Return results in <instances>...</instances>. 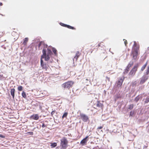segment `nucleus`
Listing matches in <instances>:
<instances>
[{"mask_svg":"<svg viewBox=\"0 0 149 149\" xmlns=\"http://www.w3.org/2000/svg\"><path fill=\"white\" fill-rule=\"evenodd\" d=\"M42 55L41 56V59L44 58L45 61H48L50 59V57L52 54V52L50 49L48 48L47 50V53L46 50L45 48H43L42 50Z\"/></svg>","mask_w":149,"mask_h":149,"instance_id":"nucleus-1","label":"nucleus"},{"mask_svg":"<svg viewBox=\"0 0 149 149\" xmlns=\"http://www.w3.org/2000/svg\"><path fill=\"white\" fill-rule=\"evenodd\" d=\"M74 82L72 81H69L65 82L62 85V87L64 89L69 90L72 86Z\"/></svg>","mask_w":149,"mask_h":149,"instance_id":"nucleus-2","label":"nucleus"},{"mask_svg":"<svg viewBox=\"0 0 149 149\" xmlns=\"http://www.w3.org/2000/svg\"><path fill=\"white\" fill-rule=\"evenodd\" d=\"M138 67V64L134 65L129 73L128 75L129 76H133L134 75L137 70Z\"/></svg>","mask_w":149,"mask_h":149,"instance_id":"nucleus-3","label":"nucleus"},{"mask_svg":"<svg viewBox=\"0 0 149 149\" xmlns=\"http://www.w3.org/2000/svg\"><path fill=\"white\" fill-rule=\"evenodd\" d=\"M40 65L43 69L47 71L49 68V66L46 63H44L42 59L40 60Z\"/></svg>","mask_w":149,"mask_h":149,"instance_id":"nucleus-4","label":"nucleus"},{"mask_svg":"<svg viewBox=\"0 0 149 149\" xmlns=\"http://www.w3.org/2000/svg\"><path fill=\"white\" fill-rule=\"evenodd\" d=\"M133 64L134 63L133 62H130L126 67V68L124 70L123 74H125L128 73L129 71L130 68L132 66Z\"/></svg>","mask_w":149,"mask_h":149,"instance_id":"nucleus-5","label":"nucleus"},{"mask_svg":"<svg viewBox=\"0 0 149 149\" xmlns=\"http://www.w3.org/2000/svg\"><path fill=\"white\" fill-rule=\"evenodd\" d=\"M80 118L84 122H87L89 120L88 117L84 114H80Z\"/></svg>","mask_w":149,"mask_h":149,"instance_id":"nucleus-6","label":"nucleus"},{"mask_svg":"<svg viewBox=\"0 0 149 149\" xmlns=\"http://www.w3.org/2000/svg\"><path fill=\"white\" fill-rule=\"evenodd\" d=\"M139 45L137 44L136 42L134 41L132 47L133 50L139 51Z\"/></svg>","mask_w":149,"mask_h":149,"instance_id":"nucleus-7","label":"nucleus"},{"mask_svg":"<svg viewBox=\"0 0 149 149\" xmlns=\"http://www.w3.org/2000/svg\"><path fill=\"white\" fill-rule=\"evenodd\" d=\"M139 51L133 50L131 54L132 55L133 58L134 60H135L138 55Z\"/></svg>","mask_w":149,"mask_h":149,"instance_id":"nucleus-8","label":"nucleus"},{"mask_svg":"<svg viewBox=\"0 0 149 149\" xmlns=\"http://www.w3.org/2000/svg\"><path fill=\"white\" fill-rule=\"evenodd\" d=\"M68 143V141L65 137L63 138L61 140V143L63 145L67 146Z\"/></svg>","mask_w":149,"mask_h":149,"instance_id":"nucleus-9","label":"nucleus"},{"mask_svg":"<svg viewBox=\"0 0 149 149\" xmlns=\"http://www.w3.org/2000/svg\"><path fill=\"white\" fill-rule=\"evenodd\" d=\"M88 136H87L85 138L82 139L80 142V144L82 146H84L86 144L87 141H88Z\"/></svg>","mask_w":149,"mask_h":149,"instance_id":"nucleus-10","label":"nucleus"},{"mask_svg":"<svg viewBox=\"0 0 149 149\" xmlns=\"http://www.w3.org/2000/svg\"><path fill=\"white\" fill-rule=\"evenodd\" d=\"M60 24L64 27H66L68 28V29H73V30H75L76 29L74 28V27L70 25H67L66 24H63L62 23H60Z\"/></svg>","mask_w":149,"mask_h":149,"instance_id":"nucleus-11","label":"nucleus"},{"mask_svg":"<svg viewBox=\"0 0 149 149\" xmlns=\"http://www.w3.org/2000/svg\"><path fill=\"white\" fill-rule=\"evenodd\" d=\"M81 54V53L79 51H77L76 52L75 56L74 57L73 60V61L75 60L76 61L77 59L79 57V56H80V55Z\"/></svg>","mask_w":149,"mask_h":149,"instance_id":"nucleus-12","label":"nucleus"},{"mask_svg":"<svg viewBox=\"0 0 149 149\" xmlns=\"http://www.w3.org/2000/svg\"><path fill=\"white\" fill-rule=\"evenodd\" d=\"M30 118L34 120H38L39 119V117L38 114H33L31 116Z\"/></svg>","mask_w":149,"mask_h":149,"instance_id":"nucleus-13","label":"nucleus"},{"mask_svg":"<svg viewBox=\"0 0 149 149\" xmlns=\"http://www.w3.org/2000/svg\"><path fill=\"white\" fill-rule=\"evenodd\" d=\"M124 79H123L122 78H121L119 80L117 84V86H120L122 84V83Z\"/></svg>","mask_w":149,"mask_h":149,"instance_id":"nucleus-14","label":"nucleus"},{"mask_svg":"<svg viewBox=\"0 0 149 149\" xmlns=\"http://www.w3.org/2000/svg\"><path fill=\"white\" fill-rule=\"evenodd\" d=\"M147 79V78L146 76H143L142 77L140 81V84H142L144 83L146 80Z\"/></svg>","mask_w":149,"mask_h":149,"instance_id":"nucleus-15","label":"nucleus"},{"mask_svg":"<svg viewBox=\"0 0 149 149\" xmlns=\"http://www.w3.org/2000/svg\"><path fill=\"white\" fill-rule=\"evenodd\" d=\"M41 45H43L45 47H47V45L45 44V42L43 41H41L40 42L38 46L39 48H40Z\"/></svg>","mask_w":149,"mask_h":149,"instance_id":"nucleus-16","label":"nucleus"},{"mask_svg":"<svg viewBox=\"0 0 149 149\" xmlns=\"http://www.w3.org/2000/svg\"><path fill=\"white\" fill-rule=\"evenodd\" d=\"M12 35L13 36L16 37V38H18L19 35L16 32L13 31L12 33Z\"/></svg>","mask_w":149,"mask_h":149,"instance_id":"nucleus-17","label":"nucleus"},{"mask_svg":"<svg viewBox=\"0 0 149 149\" xmlns=\"http://www.w3.org/2000/svg\"><path fill=\"white\" fill-rule=\"evenodd\" d=\"M15 89L14 88H13L10 90L11 95L12 96L13 98V99L15 98Z\"/></svg>","mask_w":149,"mask_h":149,"instance_id":"nucleus-18","label":"nucleus"},{"mask_svg":"<svg viewBox=\"0 0 149 149\" xmlns=\"http://www.w3.org/2000/svg\"><path fill=\"white\" fill-rule=\"evenodd\" d=\"M97 107L99 108H102L103 105L99 101H98L96 104Z\"/></svg>","mask_w":149,"mask_h":149,"instance_id":"nucleus-19","label":"nucleus"},{"mask_svg":"<svg viewBox=\"0 0 149 149\" xmlns=\"http://www.w3.org/2000/svg\"><path fill=\"white\" fill-rule=\"evenodd\" d=\"M61 149H66L67 147V146L63 145L60 143Z\"/></svg>","mask_w":149,"mask_h":149,"instance_id":"nucleus-20","label":"nucleus"},{"mask_svg":"<svg viewBox=\"0 0 149 149\" xmlns=\"http://www.w3.org/2000/svg\"><path fill=\"white\" fill-rule=\"evenodd\" d=\"M28 38H26L24 40V41L23 42V44L26 45V44L27 42H28Z\"/></svg>","mask_w":149,"mask_h":149,"instance_id":"nucleus-21","label":"nucleus"},{"mask_svg":"<svg viewBox=\"0 0 149 149\" xmlns=\"http://www.w3.org/2000/svg\"><path fill=\"white\" fill-rule=\"evenodd\" d=\"M22 97H24L25 99H26V93L24 91H23L22 93Z\"/></svg>","mask_w":149,"mask_h":149,"instance_id":"nucleus-22","label":"nucleus"},{"mask_svg":"<svg viewBox=\"0 0 149 149\" xmlns=\"http://www.w3.org/2000/svg\"><path fill=\"white\" fill-rule=\"evenodd\" d=\"M51 145L50 146L52 147V148H55L57 146V144L56 143H51Z\"/></svg>","mask_w":149,"mask_h":149,"instance_id":"nucleus-23","label":"nucleus"},{"mask_svg":"<svg viewBox=\"0 0 149 149\" xmlns=\"http://www.w3.org/2000/svg\"><path fill=\"white\" fill-rule=\"evenodd\" d=\"M134 107V105L133 104H131L129 105H128V109H129L130 110H132Z\"/></svg>","mask_w":149,"mask_h":149,"instance_id":"nucleus-24","label":"nucleus"},{"mask_svg":"<svg viewBox=\"0 0 149 149\" xmlns=\"http://www.w3.org/2000/svg\"><path fill=\"white\" fill-rule=\"evenodd\" d=\"M23 89V87L22 86H19L17 88V89L19 91H22Z\"/></svg>","mask_w":149,"mask_h":149,"instance_id":"nucleus-25","label":"nucleus"},{"mask_svg":"<svg viewBox=\"0 0 149 149\" xmlns=\"http://www.w3.org/2000/svg\"><path fill=\"white\" fill-rule=\"evenodd\" d=\"M68 114V113L67 112L64 113L62 116V118H64L66 117Z\"/></svg>","mask_w":149,"mask_h":149,"instance_id":"nucleus-26","label":"nucleus"},{"mask_svg":"<svg viewBox=\"0 0 149 149\" xmlns=\"http://www.w3.org/2000/svg\"><path fill=\"white\" fill-rule=\"evenodd\" d=\"M147 65V63H146L142 67V68H141V70L142 71H143L144 70V69H145Z\"/></svg>","mask_w":149,"mask_h":149,"instance_id":"nucleus-27","label":"nucleus"},{"mask_svg":"<svg viewBox=\"0 0 149 149\" xmlns=\"http://www.w3.org/2000/svg\"><path fill=\"white\" fill-rule=\"evenodd\" d=\"M139 99H140V98H139V96H138L135 98L134 99V101L136 102H137L139 100Z\"/></svg>","mask_w":149,"mask_h":149,"instance_id":"nucleus-28","label":"nucleus"},{"mask_svg":"<svg viewBox=\"0 0 149 149\" xmlns=\"http://www.w3.org/2000/svg\"><path fill=\"white\" fill-rule=\"evenodd\" d=\"M134 113V111H131L130 112V116L132 117L133 116Z\"/></svg>","mask_w":149,"mask_h":149,"instance_id":"nucleus-29","label":"nucleus"},{"mask_svg":"<svg viewBox=\"0 0 149 149\" xmlns=\"http://www.w3.org/2000/svg\"><path fill=\"white\" fill-rule=\"evenodd\" d=\"M52 50H53V52L54 53V54H56V52H57L55 48H53L52 49Z\"/></svg>","mask_w":149,"mask_h":149,"instance_id":"nucleus-30","label":"nucleus"},{"mask_svg":"<svg viewBox=\"0 0 149 149\" xmlns=\"http://www.w3.org/2000/svg\"><path fill=\"white\" fill-rule=\"evenodd\" d=\"M56 110H54V111H53L51 113V116H53V115L54 114V113L56 112Z\"/></svg>","mask_w":149,"mask_h":149,"instance_id":"nucleus-31","label":"nucleus"},{"mask_svg":"<svg viewBox=\"0 0 149 149\" xmlns=\"http://www.w3.org/2000/svg\"><path fill=\"white\" fill-rule=\"evenodd\" d=\"M103 126H101L100 127H98L97 129V131H99L100 130L102 129L103 128Z\"/></svg>","mask_w":149,"mask_h":149,"instance_id":"nucleus-32","label":"nucleus"},{"mask_svg":"<svg viewBox=\"0 0 149 149\" xmlns=\"http://www.w3.org/2000/svg\"><path fill=\"white\" fill-rule=\"evenodd\" d=\"M123 40L124 41V43L125 44V46H127V41L125 39H123Z\"/></svg>","mask_w":149,"mask_h":149,"instance_id":"nucleus-33","label":"nucleus"},{"mask_svg":"<svg viewBox=\"0 0 149 149\" xmlns=\"http://www.w3.org/2000/svg\"><path fill=\"white\" fill-rule=\"evenodd\" d=\"M148 102H149V98L146 99V100L145 101V103H147Z\"/></svg>","mask_w":149,"mask_h":149,"instance_id":"nucleus-34","label":"nucleus"},{"mask_svg":"<svg viewBox=\"0 0 149 149\" xmlns=\"http://www.w3.org/2000/svg\"><path fill=\"white\" fill-rule=\"evenodd\" d=\"M42 128H44L46 127V125L44 123H43L42 126Z\"/></svg>","mask_w":149,"mask_h":149,"instance_id":"nucleus-35","label":"nucleus"},{"mask_svg":"<svg viewBox=\"0 0 149 149\" xmlns=\"http://www.w3.org/2000/svg\"><path fill=\"white\" fill-rule=\"evenodd\" d=\"M27 133L31 135H33V132H27Z\"/></svg>","mask_w":149,"mask_h":149,"instance_id":"nucleus-36","label":"nucleus"},{"mask_svg":"<svg viewBox=\"0 0 149 149\" xmlns=\"http://www.w3.org/2000/svg\"><path fill=\"white\" fill-rule=\"evenodd\" d=\"M101 42H100V43H99L98 44V45H97V47H100L101 46Z\"/></svg>","mask_w":149,"mask_h":149,"instance_id":"nucleus-37","label":"nucleus"},{"mask_svg":"<svg viewBox=\"0 0 149 149\" xmlns=\"http://www.w3.org/2000/svg\"><path fill=\"white\" fill-rule=\"evenodd\" d=\"M106 79L109 81H110V78L107 77H106Z\"/></svg>","mask_w":149,"mask_h":149,"instance_id":"nucleus-38","label":"nucleus"},{"mask_svg":"<svg viewBox=\"0 0 149 149\" xmlns=\"http://www.w3.org/2000/svg\"><path fill=\"white\" fill-rule=\"evenodd\" d=\"M0 137L4 138V136L3 135L0 134Z\"/></svg>","mask_w":149,"mask_h":149,"instance_id":"nucleus-39","label":"nucleus"},{"mask_svg":"<svg viewBox=\"0 0 149 149\" xmlns=\"http://www.w3.org/2000/svg\"><path fill=\"white\" fill-rule=\"evenodd\" d=\"M3 5V4L2 3L0 2V6H2Z\"/></svg>","mask_w":149,"mask_h":149,"instance_id":"nucleus-40","label":"nucleus"},{"mask_svg":"<svg viewBox=\"0 0 149 149\" xmlns=\"http://www.w3.org/2000/svg\"><path fill=\"white\" fill-rule=\"evenodd\" d=\"M148 52L149 53V47L148 48Z\"/></svg>","mask_w":149,"mask_h":149,"instance_id":"nucleus-41","label":"nucleus"},{"mask_svg":"<svg viewBox=\"0 0 149 149\" xmlns=\"http://www.w3.org/2000/svg\"><path fill=\"white\" fill-rule=\"evenodd\" d=\"M92 52H93V51H92L91 52V53H92Z\"/></svg>","mask_w":149,"mask_h":149,"instance_id":"nucleus-42","label":"nucleus"}]
</instances>
